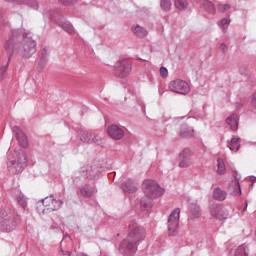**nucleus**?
<instances>
[{
  "label": "nucleus",
  "mask_w": 256,
  "mask_h": 256,
  "mask_svg": "<svg viewBox=\"0 0 256 256\" xmlns=\"http://www.w3.org/2000/svg\"><path fill=\"white\" fill-rule=\"evenodd\" d=\"M188 217L189 219H199L201 217V206H199L197 201L189 204Z\"/></svg>",
  "instance_id": "nucleus-16"
},
{
  "label": "nucleus",
  "mask_w": 256,
  "mask_h": 256,
  "mask_svg": "<svg viewBox=\"0 0 256 256\" xmlns=\"http://www.w3.org/2000/svg\"><path fill=\"white\" fill-rule=\"evenodd\" d=\"M174 5L176 9L182 11V9H187L189 2H187V0H174Z\"/></svg>",
  "instance_id": "nucleus-31"
},
{
  "label": "nucleus",
  "mask_w": 256,
  "mask_h": 256,
  "mask_svg": "<svg viewBox=\"0 0 256 256\" xmlns=\"http://www.w3.org/2000/svg\"><path fill=\"white\" fill-rule=\"evenodd\" d=\"M153 199L147 195H145V197H142L141 201H140V207L142 209V211H149V209H151V207H153Z\"/></svg>",
  "instance_id": "nucleus-23"
},
{
  "label": "nucleus",
  "mask_w": 256,
  "mask_h": 256,
  "mask_svg": "<svg viewBox=\"0 0 256 256\" xmlns=\"http://www.w3.org/2000/svg\"><path fill=\"white\" fill-rule=\"evenodd\" d=\"M49 53H51V48L49 46H46L42 50L41 58L49 59Z\"/></svg>",
  "instance_id": "nucleus-37"
},
{
  "label": "nucleus",
  "mask_w": 256,
  "mask_h": 256,
  "mask_svg": "<svg viewBox=\"0 0 256 256\" xmlns=\"http://www.w3.org/2000/svg\"><path fill=\"white\" fill-rule=\"evenodd\" d=\"M226 123L229 125L231 131H237L239 129V115H230L228 118H226Z\"/></svg>",
  "instance_id": "nucleus-18"
},
{
  "label": "nucleus",
  "mask_w": 256,
  "mask_h": 256,
  "mask_svg": "<svg viewBox=\"0 0 256 256\" xmlns=\"http://www.w3.org/2000/svg\"><path fill=\"white\" fill-rule=\"evenodd\" d=\"M145 237H147V230L137 221L131 220L128 224L127 236L119 245V252L124 256L135 255L139 245L145 241Z\"/></svg>",
  "instance_id": "nucleus-2"
},
{
  "label": "nucleus",
  "mask_w": 256,
  "mask_h": 256,
  "mask_svg": "<svg viewBox=\"0 0 256 256\" xmlns=\"http://www.w3.org/2000/svg\"><path fill=\"white\" fill-rule=\"evenodd\" d=\"M230 23H231V19L229 18H223L218 22V25L220 29L223 31V33L227 32V29L229 28Z\"/></svg>",
  "instance_id": "nucleus-30"
},
{
  "label": "nucleus",
  "mask_w": 256,
  "mask_h": 256,
  "mask_svg": "<svg viewBox=\"0 0 256 256\" xmlns=\"http://www.w3.org/2000/svg\"><path fill=\"white\" fill-rule=\"evenodd\" d=\"M8 3H16V5H28L32 9H39V3L37 0H5Z\"/></svg>",
  "instance_id": "nucleus-19"
},
{
  "label": "nucleus",
  "mask_w": 256,
  "mask_h": 256,
  "mask_svg": "<svg viewBox=\"0 0 256 256\" xmlns=\"http://www.w3.org/2000/svg\"><path fill=\"white\" fill-rule=\"evenodd\" d=\"M107 133L109 137H111V139H115V141H121V139H123V137L125 136V131H123V129H121L117 125L109 126L107 129Z\"/></svg>",
  "instance_id": "nucleus-14"
},
{
  "label": "nucleus",
  "mask_w": 256,
  "mask_h": 256,
  "mask_svg": "<svg viewBox=\"0 0 256 256\" xmlns=\"http://www.w3.org/2000/svg\"><path fill=\"white\" fill-rule=\"evenodd\" d=\"M45 208L38 209V213H52V211H59L63 205V200H57L53 196H47L42 200Z\"/></svg>",
  "instance_id": "nucleus-8"
},
{
  "label": "nucleus",
  "mask_w": 256,
  "mask_h": 256,
  "mask_svg": "<svg viewBox=\"0 0 256 256\" xmlns=\"http://www.w3.org/2000/svg\"><path fill=\"white\" fill-rule=\"evenodd\" d=\"M60 3H63V5H73L77 3V0H59Z\"/></svg>",
  "instance_id": "nucleus-38"
},
{
  "label": "nucleus",
  "mask_w": 256,
  "mask_h": 256,
  "mask_svg": "<svg viewBox=\"0 0 256 256\" xmlns=\"http://www.w3.org/2000/svg\"><path fill=\"white\" fill-rule=\"evenodd\" d=\"M19 225V218H16L11 211L2 210L0 212V230L3 233L15 231Z\"/></svg>",
  "instance_id": "nucleus-4"
},
{
  "label": "nucleus",
  "mask_w": 256,
  "mask_h": 256,
  "mask_svg": "<svg viewBox=\"0 0 256 256\" xmlns=\"http://www.w3.org/2000/svg\"><path fill=\"white\" fill-rule=\"evenodd\" d=\"M226 167L223 158L217 159V173L218 175H225Z\"/></svg>",
  "instance_id": "nucleus-29"
},
{
  "label": "nucleus",
  "mask_w": 256,
  "mask_h": 256,
  "mask_svg": "<svg viewBox=\"0 0 256 256\" xmlns=\"http://www.w3.org/2000/svg\"><path fill=\"white\" fill-rule=\"evenodd\" d=\"M131 71V62L129 60H121L116 64V70L114 72V75H116V77H121L123 79L127 77V75L131 73Z\"/></svg>",
  "instance_id": "nucleus-13"
},
{
  "label": "nucleus",
  "mask_w": 256,
  "mask_h": 256,
  "mask_svg": "<svg viewBox=\"0 0 256 256\" xmlns=\"http://www.w3.org/2000/svg\"><path fill=\"white\" fill-rule=\"evenodd\" d=\"M43 16L44 19H49L52 23H56L58 27H61L69 35H75V28H73V25L69 21L65 20L59 11H47Z\"/></svg>",
  "instance_id": "nucleus-3"
},
{
  "label": "nucleus",
  "mask_w": 256,
  "mask_h": 256,
  "mask_svg": "<svg viewBox=\"0 0 256 256\" xmlns=\"http://www.w3.org/2000/svg\"><path fill=\"white\" fill-rule=\"evenodd\" d=\"M17 202L19 203V205H21V207H27V198L25 197V195L19 194L17 196Z\"/></svg>",
  "instance_id": "nucleus-33"
},
{
  "label": "nucleus",
  "mask_w": 256,
  "mask_h": 256,
  "mask_svg": "<svg viewBox=\"0 0 256 256\" xmlns=\"http://www.w3.org/2000/svg\"><path fill=\"white\" fill-rule=\"evenodd\" d=\"M8 171L12 175H18L23 169L27 167V155L23 152H19L14 160L8 162Z\"/></svg>",
  "instance_id": "nucleus-6"
},
{
  "label": "nucleus",
  "mask_w": 256,
  "mask_h": 256,
  "mask_svg": "<svg viewBox=\"0 0 256 256\" xmlns=\"http://www.w3.org/2000/svg\"><path fill=\"white\" fill-rule=\"evenodd\" d=\"M209 211L211 217L214 219H218L219 221H225V219H229V210H227L223 204H212Z\"/></svg>",
  "instance_id": "nucleus-11"
},
{
  "label": "nucleus",
  "mask_w": 256,
  "mask_h": 256,
  "mask_svg": "<svg viewBox=\"0 0 256 256\" xmlns=\"http://www.w3.org/2000/svg\"><path fill=\"white\" fill-rule=\"evenodd\" d=\"M220 51L227 53V45L225 43L220 44Z\"/></svg>",
  "instance_id": "nucleus-41"
},
{
  "label": "nucleus",
  "mask_w": 256,
  "mask_h": 256,
  "mask_svg": "<svg viewBox=\"0 0 256 256\" xmlns=\"http://www.w3.org/2000/svg\"><path fill=\"white\" fill-rule=\"evenodd\" d=\"M181 215V209H174L169 217L167 222L168 235L169 237H176L179 234V219Z\"/></svg>",
  "instance_id": "nucleus-7"
},
{
  "label": "nucleus",
  "mask_w": 256,
  "mask_h": 256,
  "mask_svg": "<svg viewBox=\"0 0 256 256\" xmlns=\"http://www.w3.org/2000/svg\"><path fill=\"white\" fill-rule=\"evenodd\" d=\"M231 9V5L229 4H219L217 7L218 13H225L226 11H229Z\"/></svg>",
  "instance_id": "nucleus-34"
},
{
  "label": "nucleus",
  "mask_w": 256,
  "mask_h": 256,
  "mask_svg": "<svg viewBox=\"0 0 256 256\" xmlns=\"http://www.w3.org/2000/svg\"><path fill=\"white\" fill-rule=\"evenodd\" d=\"M192 157H193V151H191V149L189 148H184L179 153V157H178L179 167L184 169L187 167H191V165H193Z\"/></svg>",
  "instance_id": "nucleus-12"
},
{
  "label": "nucleus",
  "mask_w": 256,
  "mask_h": 256,
  "mask_svg": "<svg viewBox=\"0 0 256 256\" xmlns=\"http://www.w3.org/2000/svg\"><path fill=\"white\" fill-rule=\"evenodd\" d=\"M60 254H61V255H68V256H71V252H69V251H66V252H65L64 250H61V251H60Z\"/></svg>",
  "instance_id": "nucleus-42"
},
{
  "label": "nucleus",
  "mask_w": 256,
  "mask_h": 256,
  "mask_svg": "<svg viewBox=\"0 0 256 256\" xmlns=\"http://www.w3.org/2000/svg\"><path fill=\"white\" fill-rule=\"evenodd\" d=\"M169 89L173 93H178L179 95H189L191 88L189 84L181 79H176L170 82Z\"/></svg>",
  "instance_id": "nucleus-9"
},
{
  "label": "nucleus",
  "mask_w": 256,
  "mask_h": 256,
  "mask_svg": "<svg viewBox=\"0 0 256 256\" xmlns=\"http://www.w3.org/2000/svg\"><path fill=\"white\" fill-rule=\"evenodd\" d=\"M49 61V59L47 58H40L39 64H38V71L41 72L43 71V69H45V66L47 65V62Z\"/></svg>",
  "instance_id": "nucleus-35"
},
{
  "label": "nucleus",
  "mask_w": 256,
  "mask_h": 256,
  "mask_svg": "<svg viewBox=\"0 0 256 256\" xmlns=\"http://www.w3.org/2000/svg\"><path fill=\"white\" fill-rule=\"evenodd\" d=\"M78 136L83 143H95L96 145H101V143H103V139L100 136L95 135L91 130L80 129Z\"/></svg>",
  "instance_id": "nucleus-10"
},
{
  "label": "nucleus",
  "mask_w": 256,
  "mask_h": 256,
  "mask_svg": "<svg viewBox=\"0 0 256 256\" xmlns=\"http://www.w3.org/2000/svg\"><path fill=\"white\" fill-rule=\"evenodd\" d=\"M247 207H249L248 201L245 202V206H244V209L242 210V213H245V211H247Z\"/></svg>",
  "instance_id": "nucleus-43"
},
{
  "label": "nucleus",
  "mask_w": 256,
  "mask_h": 256,
  "mask_svg": "<svg viewBox=\"0 0 256 256\" xmlns=\"http://www.w3.org/2000/svg\"><path fill=\"white\" fill-rule=\"evenodd\" d=\"M168 74H169V70H167L165 67L160 68L161 77H167Z\"/></svg>",
  "instance_id": "nucleus-39"
},
{
  "label": "nucleus",
  "mask_w": 256,
  "mask_h": 256,
  "mask_svg": "<svg viewBox=\"0 0 256 256\" xmlns=\"http://www.w3.org/2000/svg\"><path fill=\"white\" fill-rule=\"evenodd\" d=\"M233 195H241V186L237 185L236 189L233 191Z\"/></svg>",
  "instance_id": "nucleus-40"
},
{
  "label": "nucleus",
  "mask_w": 256,
  "mask_h": 256,
  "mask_svg": "<svg viewBox=\"0 0 256 256\" xmlns=\"http://www.w3.org/2000/svg\"><path fill=\"white\" fill-rule=\"evenodd\" d=\"M160 7L162 11H165V12L171 11V7H172L171 0H161Z\"/></svg>",
  "instance_id": "nucleus-32"
},
{
  "label": "nucleus",
  "mask_w": 256,
  "mask_h": 256,
  "mask_svg": "<svg viewBox=\"0 0 256 256\" xmlns=\"http://www.w3.org/2000/svg\"><path fill=\"white\" fill-rule=\"evenodd\" d=\"M4 47L9 60H11L15 51L26 59L37 53V41L33 39L31 32H27L23 28L12 30Z\"/></svg>",
  "instance_id": "nucleus-1"
},
{
  "label": "nucleus",
  "mask_w": 256,
  "mask_h": 256,
  "mask_svg": "<svg viewBox=\"0 0 256 256\" xmlns=\"http://www.w3.org/2000/svg\"><path fill=\"white\" fill-rule=\"evenodd\" d=\"M79 190L82 197L86 198L93 197V195L97 193V189L95 188V186H91L89 184H84L80 186Z\"/></svg>",
  "instance_id": "nucleus-17"
},
{
  "label": "nucleus",
  "mask_w": 256,
  "mask_h": 256,
  "mask_svg": "<svg viewBox=\"0 0 256 256\" xmlns=\"http://www.w3.org/2000/svg\"><path fill=\"white\" fill-rule=\"evenodd\" d=\"M230 151H232L233 153H237V151H239V149H241V138L234 136L230 142L228 141L227 143Z\"/></svg>",
  "instance_id": "nucleus-21"
},
{
  "label": "nucleus",
  "mask_w": 256,
  "mask_h": 256,
  "mask_svg": "<svg viewBox=\"0 0 256 256\" xmlns=\"http://www.w3.org/2000/svg\"><path fill=\"white\" fill-rule=\"evenodd\" d=\"M13 133H14L20 147H23L24 149H26V147L29 146V140L27 139V136L25 135V133H23L21 128H19V126H14Z\"/></svg>",
  "instance_id": "nucleus-15"
},
{
  "label": "nucleus",
  "mask_w": 256,
  "mask_h": 256,
  "mask_svg": "<svg viewBox=\"0 0 256 256\" xmlns=\"http://www.w3.org/2000/svg\"><path fill=\"white\" fill-rule=\"evenodd\" d=\"M234 256H249V246L245 244L240 245L236 249Z\"/></svg>",
  "instance_id": "nucleus-26"
},
{
  "label": "nucleus",
  "mask_w": 256,
  "mask_h": 256,
  "mask_svg": "<svg viewBox=\"0 0 256 256\" xmlns=\"http://www.w3.org/2000/svg\"><path fill=\"white\" fill-rule=\"evenodd\" d=\"M86 176L88 179H97L99 177V168L91 166L90 169L86 170Z\"/></svg>",
  "instance_id": "nucleus-27"
},
{
  "label": "nucleus",
  "mask_w": 256,
  "mask_h": 256,
  "mask_svg": "<svg viewBox=\"0 0 256 256\" xmlns=\"http://www.w3.org/2000/svg\"><path fill=\"white\" fill-rule=\"evenodd\" d=\"M133 33L137 35V37H147V30L144 27H141L140 25H137L136 27L132 28Z\"/></svg>",
  "instance_id": "nucleus-28"
},
{
  "label": "nucleus",
  "mask_w": 256,
  "mask_h": 256,
  "mask_svg": "<svg viewBox=\"0 0 256 256\" xmlns=\"http://www.w3.org/2000/svg\"><path fill=\"white\" fill-rule=\"evenodd\" d=\"M121 187L125 193H135L137 191V187L133 185V180L132 179H127L121 184Z\"/></svg>",
  "instance_id": "nucleus-25"
},
{
  "label": "nucleus",
  "mask_w": 256,
  "mask_h": 256,
  "mask_svg": "<svg viewBox=\"0 0 256 256\" xmlns=\"http://www.w3.org/2000/svg\"><path fill=\"white\" fill-rule=\"evenodd\" d=\"M7 69H9V62L0 68V81H3V79H5Z\"/></svg>",
  "instance_id": "nucleus-36"
},
{
  "label": "nucleus",
  "mask_w": 256,
  "mask_h": 256,
  "mask_svg": "<svg viewBox=\"0 0 256 256\" xmlns=\"http://www.w3.org/2000/svg\"><path fill=\"white\" fill-rule=\"evenodd\" d=\"M142 189L146 197H150V199H157V197H161L165 193V189L161 188L154 180H145L142 184Z\"/></svg>",
  "instance_id": "nucleus-5"
},
{
  "label": "nucleus",
  "mask_w": 256,
  "mask_h": 256,
  "mask_svg": "<svg viewBox=\"0 0 256 256\" xmlns=\"http://www.w3.org/2000/svg\"><path fill=\"white\" fill-rule=\"evenodd\" d=\"M196 1H199L202 9H205L206 11H208V13H211L212 15L215 13L216 9H215V4H213V2L209 0H196Z\"/></svg>",
  "instance_id": "nucleus-24"
},
{
  "label": "nucleus",
  "mask_w": 256,
  "mask_h": 256,
  "mask_svg": "<svg viewBox=\"0 0 256 256\" xmlns=\"http://www.w3.org/2000/svg\"><path fill=\"white\" fill-rule=\"evenodd\" d=\"M195 135V130L186 124H183L180 128V137L183 139H189Z\"/></svg>",
  "instance_id": "nucleus-20"
},
{
  "label": "nucleus",
  "mask_w": 256,
  "mask_h": 256,
  "mask_svg": "<svg viewBox=\"0 0 256 256\" xmlns=\"http://www.w3.org/2000/svg\"><path fill=\"white\" fill-rule=\"evenodd\" d=\"M212 197L215 201H225V199H227V191L216 187L212 192Z\"/></svg>",
  "instance_id": "nucleus-22"
}]
</instances>
